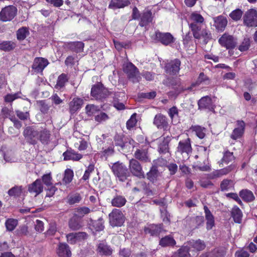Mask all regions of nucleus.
<instances>
[{
  "label": "nucleus",
  "instance_id": "21",
  "mask_svg": "<svg viewBox=\"0 0 257 257\" xmlns=\"http://www.w3.org/2000/svg\"><path fill=\"white\" fill-rule=\"evenodd\" d=\"M153 20L152 12L148 10H146L141 15L140 26L144 27L147 26L148 24L152 22Z\"/></svg>",
  "mask_w": 257,
  "mask_h": 257
},
{
  "label": "nucleus",
  "instance_id": "52",
  "mask_svg": "<svg viewBox=\"0 0 257 257\" xmlns=\"http://www.w3.org/2000/svg\"><path fill=\"white\" fill-rule=\"evenodd\" d=\"M92 210L89 208L85 206L78 207L76 209V212L78 216L83 217L85 215L88 214L90 213Z\"/></svg>",
  "mask_w": 257,
  "mask_h": 257
},
{
  "label": "nucleus",
  "instance_id": "24",
  "mask_svg": "<svg viewBox=\"0 0 257 257\" xmlns=\"http://www.w3.org/2000/svg\"><path fill=\"white\" fill-rule=\"evenodd\" d=\"M26 193V191L23 186H15L8 191V194L15 197L24 196Z\"/></svg>",
  "mask_w": 257,
  "mask_h": 257
},
{
  "label": "nucleus",
  "instance_id": "51",
  "mask_svg": "<svg viewBox=\"0 0 257 257\" xmlns=\"http://www.w3.org/2000/svg\"><path fill=\"white\" fill-rule=\"evenodd\" d=\"M18 225V221L14 219H9L6 222V226L9 231L13 230Z\"/></svg>",
  "mask_w": 257,
  "mask_h": 257
},
{
  "label": "nucleus",
  "instance_id": "57",
  "mask_svg": "<svg viewBox=\"0 0 257 257\" xmlns=\"http://www.w3.org/2000/svg\"><path fill=\"white\" fill-rule=\"evenodd\" d=\"M137 120L136 117V114H133L131 118L127 121L126 122V127L128 130H131L132 128L134 127L136 123Z\"/></svg>",
  "mask_w": 257,
  "mask_h": 257
},
{
  "label": "nucleus",
  "instance_id": "32",
  "mask_svg": "<svg viewBox=\"0 0 257 257\" xmlns=\"http://www.w3.org/2000/svg\"><path fill=\"white\" fill-rule=\"evenodd\" d=\"M239 196L243 201L247 202H251L254 199V196L252 192L247 189L240 191Z\"/></svg>",
  "mask_w": 257,
  "mask_h": 257
},
{
  "label": "nucleus",
  "instance_id": "22",
  "mask_svg": "<svg viewBox=\"0 0 257 257\" xmlns=\"http://www.w3.org/2000/svg\"><path fill=\"white\" fill-rule=\"evenodd\" d=\"M57 253L59 257H70L71 255L69 246L65 243L59 244Z\"/></svg>",
  "mask_w": 257,
  "mask_h": 257
},
{
  "label": "nucleus",
  "instance_id": "47",
  "mask_svg": "<svg viewBox=\"0 0 257 257\" xmlns=\"http://www.w3.org/2000/svg\"><path fill=\"white\" fill-rule=\"evenodd\" d=\"M85 110L88 115L91 116L98 111L99 109L97 106L93 104H89L86 106Z\"/></svg>",
  "mask_w": 257,
  "mask_h": 257
},
{
  "label": "nucleus",
  "instance_id": "37",
  "mask_svg": "<svg viewBox=\"0 0 257 257\" xmlns=\"http://www.w3.org/2000/svg\"><path fill=\"white\" fill-rule=\"evenodd\" d=\"M234 160V157L233 156V153L226 151V164L230 163V164L228 166V169L226 168V172L235 168V165L233 164Z\"/></svg>",
  "mask_w": 257,
  "mask_h": 257
},
{
  "label": "nucleus",
  "instance_id": "26",
  "mask_svg": "<svg viewBox=\"0 0 257 257\" xmlns=\"http://www.w3.org/2000/svg\"><path fill=\"white\" fill-rule=\"evenodd\" d=\"M83 103V99L75 97L69 103V109L71 113H74L79 109Z\"/></svg>",
  "mask_w": 257,
  "mask_h": 257
},
{
  "label": "nucleus",
  "instance_id": "40",
  "mask_svg": "<svg viewBox=\"0 0 257 257\" xmlns=\"http://www.w3.org/2000/svg\"><path fill=\"white\" fill-rule=\"evenodd\" d=\"M176 243L175 240L171 236H166L160 241V244L162 246H173Z\"/></svg>",
  "mask_w": 257,
  "mask_h": 257
},
{
  "label": "nucleus",
  "instance_id": "8",
  "mask_svg": "<svg viewBox=\"0 0 257 257\" xmlns=\"http://www.w3.org/2000/svg\"><path fill=\"white\" fill-rule=\"evenodd\" d=\"M129 170L135 176L139 178H145V173L140 163L135 159H132L129 161Z\"/></svg>",
  "mask_w": 257,
  "mask_h": 257
},
{
  "label": "nucleus",
  "instance_id": "23",
  "mask_svg": "<svg viewBox=\"0 0 257 257\" xmlns=\"http://www.w3.org/2000/svg\"><path fill=\"white\" fill-rule=\"evenodd\" d=\"M131 4L129 0H111L108 8L112 10L121 9Z\"/></svg>",
  "mask_w": 257,
  "mask_h": 257
},
{
  "label": "nucleus",
  "instance_id": "64",
  "mask_svg": "<svg viewBox=\"0 0 257 257\" xmlns=\"http://www.w3.org/2000/svg\"><path fill=\"white\" fill-rule=\"evenodd\" d=\"M235 257H248L249 255V253L242 248L236 251L235 254Z\"/></svg>",
  "mask_w": 257,
  "mask_h": 257
},
{
  "label": "nucleus",
  "instance_id": "61",
  "mask_svg": "<svg viewBox=\"0 0 257 257\" xmlns=\"http://www.w3.org/2000/svg\"><path fill=\"white\" fill-rule=\"evenodd\" d=\"M94 171V166L90 165L85 170L84 174L82 177L84 180H87L89 179L90 173Z\"/></svg>",
  "mask_w": 257,
  "mask_h": 257
},
{
  "label": "nucleus",
  "instance_id": "41",
  "mask_svg": "<svg viewBox=\"0 0 257 257\" xmlns=\"http://www.w3.org/2000/svg\"><path fill=\"white\" fill-rule=\"evenodd\" d=\"M179 257H193L195 256V253L190 251L188 246H184L179 250Z\"/></svg>",
  "mask_w": 257,
  "mask_h": 257
},
{
  "label": "nucleus",
  "instance_id": "34",
  "mask_svg": "<svg viewBox=\"0 0 257 257\" xmlns=\"http://www.w3.org/2000/svg\"><path fill=\"white\" fill-rule=\"evenodd\" d=\"M16 47V44L11 41H5L0 43V50L4 51L13 50Z\"/></svg>",
  "mask_w": 257,
  "mask_h": 257
},
{
  "label": "nucleus",
  "instance_id": "54",
  "mask_svg": "<svg viewBox=\"0 0 257 257\" xmlns=\"http://www.w3.org/2000/svg\"><path fill=\"white\" fill-rule=\"evenodd\" d=\"M250 47V40L249 38H245L239 46L238 49L241 51H245L247 50Z\"/></svg>",
  "mask_w": 257,
  "mask_h": 257
},
{
  "label": "nucleus",
  "instance_id": "11",
  "mask_svg": "<svg viewBox=\"0 0 257 257\" xmlns=\"http://www.w3.org/2000/svg\"><path fill=\"white\" fill-rule=\"evenodd\" d=\"M245 123L242 120L236 121V126L233 130L230 138L233 140L240 139L243 135L245 130Z\"/></svg>",
  "mask_w": 257,
  "mask_h": 257
},
{
  "label": "nucleus",
  "instance_id": "46",
  "mask_svg": "<svg viewBox=\"0 0 257 257\" xmlns=\"http://www.w3.org/2000/svg\"><path fill=\"white\" fill-rule=\"evenodd\" d=\"M236 42L235 39L230 35H226V48L232 49L236 45Z\"/></svg>",
  "mask_w": 257,
  "mask_h": 257
},
{
  "label": "nucleus",
  "instance_id": "38",
  "mask_svg": "<svg viewBox=\"0 0 257 257\" xmlns=\"http://www.w3.org/2000/svg\"><path fill=\"white\" fill-rule=\"evenodd\" d=\"M98 251L103 255H110L112 250L104 242L99 243L97 247Z\"/></svg>",
  "mask_w": 257,
  "mask_h": 257
},
{
  "label": "nucleus",
  "instance_id": "15",
  "mask_svg": "<svg viewBox=\"0 0 257 257\" xmlns=\"http://www.w3.org/2000/svg\"><path fill=\"white\" fill-rule=\"evenodd\" d=\"M181 61L176 59L168 63L165 66L166 71L170 74H176L180 70Z\"/></svg>",
  "mask_w": 257,
  "mask_h": 257
},
{
  "label": "nucleus",
  "instance_id": "4",
  "mask_svg": "<svg viewBox=\"0 0 257 257\" xmlns=\"http://www.w3.org/2000/svg\"><path fill=\"white\" fill-rule=\"evenodd\" d=\"M192 152V147L190 139L188 138L185 140L180 141L178 143L176 153L182 156L183 160L189 159Z\"/></svg>",
  "mask_w": 257,
  "mask_h": 257
},
{
  "label": "nucleus",
  "instance_id": "28",
  "mask_svg": "<svg viewBox=\"0 0 257 257\" xmlns=\"http://www.w3.org/2000/svg\"><path fill=\"white\" fill-rule=\"evenodd\" d=\"M205 218L207 220L206 228L208 230L211 229L214 225V219L213 215L207 206H204Z\"/></svg>",
  "mask_w": 257,
  "mask_h": 257
},
{
  "label": "nucleus",
  "instance_id": "7",
  "mask_svg": "<svg viewBox=\"0 0 257 257\" xmlns=\"http://www.w3.org/2000/svg\"><path fill=\"white\" fill-rule=\"evenodd\" d=\"M17 9L14 6H6L0 12V20L8 22L12 20L16 16Z\"/></svg>",
  "mask_w": 257,
  "mask_h": 257
},
{
  "label": "nucleus",
  "instance_id": "42",
  "mask_svg": "<svg viewBox=\"0 0 257 257\" xmlns=\"http://www.w3.org/2000/svg\"><path fill=\"white\" fill-rule=\"evenodd\" d=\"M192 130L199 138L203 139L204 138L206 133L205 128L199 125H195L192 126Z\"/></svg>",
  "mask_w": 257,
  "mask_h": 257
},
{
  "label": "nucleus",
  "instance_id": "44",
  "mask_svg": "<svg viewBox=\"0 0 257 257\" xmlns=\"http://www.w3.org/2000/svg\"><path fill=\"white\" fill-rule=\"evenodd\" d=\"M103 221L102 219H99L97 220L94 221L91 225V229L95 230L96 231H100L104 229Z\"/></svg>",
  "mask_w": 257,
  "mask_h": 257
},
{
  "label": "nucleus",
  "instance_id": "33",
  "mask_svg": "<svg viewBox=\"0 0 257 257\" xmlns=\"http://www.w3.org/2000/svg\"><path fill=\"white\" fill-rule=\"evenodd\" d=\"M159 176V173L156 166H153L150 171L147 173V178L151 182H154L157 181Z\"/></svg>",
  "mask_w": 257,
  "mask_h": 257
},
{
  "label": "nucleus",
  "instance_id": "13",
  "mask_svg": "<svg viewBox=\"0 0 257 257\" xmlns=\"http://www.w3.org/2000/svg\"><path fill=\"white\" fill-rule=\"evenodd\" d=\"M190 251L195 253V256L197 255V252L203 250L205 248L204 242L200 239L192 240L188 242Z\"/></svg>",
  "mask_w": 257,
  "mask_h": 257
},
{
  "label": "nucleus",
  "instance_id": "10",
  "mask_svg": "<svg viewBox=\"0 0 257 257\" xmlns=\"http://www.w3.org/2000/svg\"><path fill=\"white\" fill-rule=\"evenodd\" d=\"M91 95L96 99L105 98L111 93L106 88L101 84H97L92 86L91 91Z\"/></svg>",
  "mask_w": 257,
  "mask_h": 257
},
{
  "label": "nucleus",
  "instance_id": "50",
  "mask_svg": "<svg viewBox=\"0 0 257 257\" xmlns=\"http://www.w3.org/2000/svg\"><path fill=\"white\" fill-rule=\"evenodd\" d=\"M210 80L209 78L206 76L203 73H201L196 81V84L199 85L200 84H203L205 85L209 84Z\"/></svg>",
  "mask_w": 257,
  "mask_h": 257
},
{
  "label": "nucleus",
  "instance_id": "35",
  "mask_svg": "<svg viewBox=\"0 0 257 257\" xmlns=\"http://www.w3.org/2000/svg\"><path fill=\"white\" fill-rule=\"evenodd\" d=\"M158 142L160 143L158 147V151L160 153L165 154L168 152V141L165 139V138H160L158 140Z\"/></svg>",
  "mask_w": 257,
  "mask_h": 257
},
{
  "label": "nucleus",
  "instance_id": "5",
  "mask_svg": "<svg viewBox=\"0 0 257 257\" xmlns=\"http://www.w3.org/2000/svg\"><path fill=\"white\" fill-rule=\"evenodd\" d=\"M111 169L113 174L120 181H124L130 176V172L126 167L122 163L119 162L114 163Z\"/></svg>",
  "mask_w": 257,
  "mask_h": 257
},
{
  "label": "nucleus",
  "instance_id": "3",
  "mask_svg": "<svg viewBox=\"0 0 257 257\" xmlns=\"http://www.w3.org/2000/svg\"><path fill=\"white\" fill-rule=\"evenodd\" d=\"M39 128L38 126H29L24 129L23 135L28 143L33 145L37 144Z\"/></svg>",
  "mask_w": 257,
  "mask_h": 257
},
{
  "label": "nucleus",
  "instance_id": "60",
  "mask_svg": "<svg viewBox=\"0 0 257 257\" xmlns=\"http://www.w3.org/2000/svg\"><path fill=\"white\" fill-rule=\"evenodd\" d=\"M209 180L210 179L208 178V176H207L206 179H205L204 178H202L200 180V186L203 188H209L210 186H212L213 184Z\"/></svg>",
  "mask_w": 257,
  "mask_h": 257
},
{
  "label": "nucleus",
  "instance_id": "59",
  "mask_svg": "<svg viewBox=\"0 0 257 257\" xmlns=\"http://www.w3.org/2000/svg\"><path fill=\"white\" fill-rule=\"evenodd\" d=\"M202 37L204 39V42L206 44L208 40L211 39V34L209 31L206 30L200 31V38Z\"/></svg>",
  "mask_w": 257,
  "mask_h": 257
},
{
  "label": "nucleus",
  "instance_id": "45",
  "mask_svg": "<svg viewBox=\"0 0 257 257\" xmlns=\"http://www.w3.org/2000/svg\"><path fill=\"white\" fill-rule=\"evenodd\" d=\"M69 226L74 230H78L82 227L80 221L75 218H72L69 220Z\"/></svg>",
  "mask_w": 257,
  "mask_h": 257
},
{
  "label": "nucleus",
  "instance_id": "27",
  "mask_svg": "<svg viewBox=\"0 0 257 257\" xmlns=\"http://www.w3.org/2000/svg\"><path fill=\"white\" fill-rule=\"evenodd\" d=\"M231 216L234 221L237 223H240L242 221V213L241 210L237 206H234L231 211Z\"/></svg>",
  "mask_w": 257,
  "mask_h": 257
},
{
  "label": "nucleus",
  "instance_id": "19",
  "mask_svg": "<svg viewBox=\"0 0 257 257\" xmlns=\"http://www.w3.org/2000/svg\"><path fill=\"white\" fill-rule=\"evenodd\" d=\"M28 191L30 193H34L37 196L42 192L43 186L40 179H37L32 184L28 185Z\"/></svg>",
  "mask_w": 257,
  "mask_h": 257
},
{
  "label": "nucleus",
  "instance_id": "1",
  "mask_svg": "<svg viewBox=\"0 0 257 257\" xmlns=\"http://www.w3.org/2000/svg\"><path fill=\"white\" fill-rule=\"evenodd\" d=\"M189 28L191 30L194 37L200 39V31L205 26V20L203 16L197 12H194L189 16Z\"/></svg>",
  "mask_w": 257,
  "mask_h": 257
},
{
  "label": "nucleus",
  "instance_id": "16",
  "mask_svg": "<svg viewBox=\"0 0 257 257\" xmlns=\"http://www.w3.org/2000/svg\"><path fill=\"white\" fill-rule=\"evenodd\" d=\"M50 131L45 127H39L38 141L44 145H47L50 141Z\"/></svg>",
  "mask_w": 257,
  "mask_h": 257
},
{
  "label": "nucleus",
  "instance_id": "6",
  "mask_svg": "<svg viewBox=\"0 0 257 257\" xmlns=\"http://www.w3.org/2000/svg\"><path fill=\"white\" fill-rule=\"evenodd\" d=\"M109 223L112 226H120L124 221L122 212L117 209H114L109 214Z\"/></svg>",
  "mask_w": 257,
  "mask_h": 257
},
{
  "label": "nucleus",
  "instance_id": "55",
  "mask_svg": "<svg viewBox=\"0 0 257 257\" xmlns=\"http://www.w3.org/2000/svg\"><path fill=\"white\" fill-rule=\"evenodd\" d=\"M81 200V197L78 194H73L69 196L68 197V202L70 204H74L76 203H78Z\"/></svg>",
  "mask_w": 257,
  "mask_h": 257
},
{
  "label": "nucleus",
  "instance_id": "9",
  "mask_svg": "<svg viewBox=\"0 0 257 257\" xmlns=\"http://www.w3.org/2000/svg\"><path fill=\"white\" fill-rule=\"evenodd\" d=\"M243 24L248 27H257V11L250 9L246 11L243 17Z\"/></svg>",
  "mask_w": 257,
  "mask_h": 257
},
{
  "label": "nucleus",
  "instance_id": "56",
  "mask_svg": "<svg viewBox=\"0 0 257 257\" xmlns=\"http://www.w3.org/2000/svg\"><path fill=\"white\" fill-rule=\"evenodd\" d=\"M225 174V170L224 169H221L219 170H216L210 174L208 175V178L210 179H213L216 178L220 177Z\"/></svg>",
  "mask_w": 257,
  "mask_h": 257
},
{
  "label": "nucleus",
  "instance_id": "29",
  "mask_svg": "<svg viewBox=\"0 0 257 257\" xmlns=\"http://www.w3.org/2000/svg\"><path fill=\"white\" fill-rule=\"evenodd\" d=\"M64 160L78 161L81 159L82 156L73 150L67 151L63 154Z\"/></svg>",
  "mask_w": 257,
  "mask_h": 257
},
{
  "label": "nucleus",
  "instance_id": "17",
  "mask_svg": "<svg viewBox=\"0 0 257 257\" xmlns=\"http://www.w3.org/2000/svg\"><path fill=\"white\" fill-rule=\"evenodd\" d=\"M199 108L201 110H208L213 111L214 106L213 105L211 99L208 96L202 97L198 102Z\"/></svg>",
  "mask_w": 257,
  "mask_h": 257
},
{
  "label": "nucleus",
  "instance_id": "63",
  "mask_svg": "<svg viewBox=\"0 0 257 257\" xmlns=\"http://www.w3.org/2000/svg\"><path fill=\"white\" fill-rule=\"evenodd\" d=\"M40 109L43 113H47L49 109V106L44 101H40L39 102Z\"/></svg>",
  "mask_w": 257,
  "mask_h": 257
},
{
  "label": "nucleus",
  "instance_id": "48",
  "mask_svg": "<svg viewBox=\"0 0 257 257\" xmlns=\"http://www.w3.org/2000/svg\"><path fill=\"white\" fill-rule=\"evenodd\" d=\"M243 12L240 9H236L233 11L230 14V17L235 21H237L240 19L242 16Z\"/></svg>",
  "mask_w": 257,
  "mask_h": 257
},
{
  "label": "nucleus",
  "instance_id": "18",
  "mask_svg": "<svg viewBox=\"0 0 257 257\" xmlns=\"http://www.w3.org/2000/svg\"><path fill=\"white\" fill-rule=\"evenodd\" d=\"M153 123L158 128H163L166 130L168 127L167 118L161 113H159L155 115Z\"/></svg>",
  "mask_w": 257,
  "mask_h": 257
},
{
  "label": "nucleus",
  "instance_id": "39",
  "mask_svg": "<svg viewBox=\"0 0 257 257\" xmlns=\"http://www.w3.org/2000/svg\"><path fill=\"white\" fill-rule=\"evenodd\" d=\"M125 198L121 196H116L111 200V204L113 206L120 207L124 205L126 203Z\"/></svg>",
  "mask_w": 257,
  "mask_h": 257
},
{
  "label": "nucleus",
  "instance_id": "12",
  "mask_svg": "<svg viewBox=\"0 0 257 257\" xmlns=\"http://www.w3.org/2000/svg\"><path fill=\"white\" fill-rule=\"evenodd\" d=\"M135 159L143 163H150L151 159L148 153V148L138 149L134 154Z\"/></svg>",
  "mask_w": 257,
  "mask_h": 257
},
{
  "label": "nucleus",
  "instance_id": "14",
  "mask_svg": "<svg viewBox=\"0 0 257 257\" xmlns=\"http://www.w3.org/2000/svg\"><path fill=\"white\" fill-rule=\"evenodd\" d=\"M156 39L164 45H168L174 41V38L170 33L156 32Z\"/></svg>",
  "mask_w": 257,
  "mask_h": 257
},
{
  "label": "nucleus",
  "instance_id": "43",
  "mask_svg": "<svg viewBox=\"0 0 257 257\" xmlns=\"http://www.w3.org/2000/svg\"><path fill=\"white\" fill-rule=\"evenodd\" d=\"M73 177V172L70 169H67L65 170L64 176L63 179V183L66 185L70 183Z\"/></svg>",
  "mask_w": 257,
  "mask_h": 257
},
{
  "label": "nucleus",
  "instance_id": "2",
  "mask_svg": "<svg viewBox=\"0 0 257 257\" xmlns=\"http://www.w3.org/2000/svg\"><path fill=\"white\" fill-rule=\"evenodd\" d=\"M123 70L127 74V78L133 83L139 82L141 77L138 69L132 63L127 62L123 65Z\"/></svg>",
  "mask_w": 257,
  "mask_h": 257
},
{
  "label": "nucleus",
  "instance_id": "36",
  "mask_svg": "<svg viewBox=\"0 0 257 257\" xmlns=\"http://www.w3.org/2000/svg\"><path fill=\"white\" fill-rule=\"evenodd\" d=\"M30 34L29 29L26 27H23L17 31V38L19 41H23Z\"/></svg>",
  "mask_w": 257,
  "mask_h": 257
},
{
  "label": "nucleus",
  "instance_id": "58",
  "mask_svg": "<svg viewBox=\"0 0 257 257\" xmlns=\"http://www.w3.org/2000/svg\"><path fill=\"white\" fill-rule=\"evenodd\" d=\"M20 92L15 94H8L5 97V100L7 102H11L15 99L20 97Z\"/></svg>",
  "mask_w": 257,
  "mask_h": 257
},
{
  "label": "nucleus",
  "instance_id": "53",
  "mask_svg": "<svg viewBox=\"0 0 257 257\" xmlns=\"http://www.w3.org/2000/svg\"><path fill=\"white\" fill-rule=\"evenodd\" d=\"M95 120L99 123L105 121L109 119L108 115L103 112H101L95 116Z\"/></svg>",
  "mask_w": 257,
  "mask_h": 257
},
{
  "label": "nucleus",
  "instance_id": "25",
  "mask_svg": "<svg viewBox=\"0 0 257 257\" xmlns=\"http://www.w3.org/2000/svg\"><path fill=\"white\" fill-rule=\"evenodd\" d=\"M84 44L82 42H70L66 44V46L68 49L75 52L79 53L83 50Z\"/></svg>",
  "mask_w": 257,
  "mask_h": 257
},
{
  "label": "nucleus",
  "instance_id": "62",
  "mask_svg": "<svg viewBox=\"0 0 257 257\" xmlns=\"http://www.w3.org/2000/svg\"><path fill=\"white\" fill-rule=\"evenodd\" d=\"M226 197L227 198L232 199L235 201H236L239 204L242 205V201L240 200V198L238 196V195L235 193H229L226 194Z\"/></svg>",
  "mask_w": 257,
  "mask_h": 257
},
{
  "label": "nucleus",
  "instance_id": "30",
  "mask_svg": "<svg viewBox=\"0 0 257 257\" xmlns=\"http://www.w3.org/2000/svg\"><path fill=\"white\" fill-rule=\"evenodd\" d=\"M161 225L150 224L144 228L146 234H150L152 236L157 235L161 230Z\"/></svg>",
  "mask_w": 257,
  "mask_h": 257
},
{
  "label": "nucleus",
  "instance_id": "31",
  "mask_svg": "<svg viewBox=\"0 0 257 257\" xmlns=\"http://www.w3.org/2000/svg\"><path fill=\"white\" fill-rule=\"evenodd\" d=\"M214 26L218 32H223L225 29V18L223 16L214 18Z\"/></svg>",
  "mask_w": 257,
  "mask_h": 257
},
{
  "label": "nucleus",
  "instance_id": "49",
  "mask_svg": "<svg viewBox=\"0 0 257 257\" xmlns=\"http://www.w3.org/2000/svg\"><path fill=\"white\" fill-rule=\"evenodd\" d=\"M67 81V76L64 74H62L58 78L55 88H59L63 87Z\"/></svg>",
  "mask_w": 257,
  "mask_h": 257
},
{
  "label": "nucleus",
  "instance_id": "20",
  "mask_svg": "<svg viewBox=\"0 0 257 257\" xmlns=\"http://www.w3.org/2000/svg\"><path fill=\"white\" fill-rule=\"evenodd\" d=\"M48 61L47 59L43 58H36L34 61L32 68L36 72H42L43 69L48 65Z\"/></svg>",
  "mask_w": 257,
  "mask_h": 257
}]
</instances>
